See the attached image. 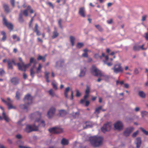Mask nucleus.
Wrapping results in <instances>:
<instances>
[{
  "mask_svg": "<svg viewBox=\"0 0 148 148\" xmlns=\"http://www.w3.org/2000/svg\"><path fill=\"white\" fill-rule=\"evenodd\" d=\"M92 145L95 147H98L101 146L103 143V138L100 136H94L90 138Z\"/></svg>",
  "mask_w": 148,
  "mask_h": 148,
  "instance_id": "1",
  "label": "nucleus"
},
{
  "mask_svg": "<svg viewBox=\"0 0 148 148\" xmlns=\"http://www.w3.org/2000/svg\"><path fill=\"white\" fill-rule=\"evenodd\" d=\"M24 100L25 104H21L20 106V108L22 109H27L28 106L31 104L32 103V97L31 95L28 94L25 96Z\"/></svg>",
  "mask_w": 148,
  "mask_h": 148,
  "instance_id": "2",
  "label": "nucleus"
},
{
  "mask_svg": "<svg viewBox=\"0 0 148 148\" xmlns=\"http://www.w3.org/2000/svg\"><path fill=\"white\" fill-rule=\"evenodd\" d=\"M19 60L21 62V63H18L17 65L18 66V69L19 70L23 71H26V68L27 67H29L30 66V64H25L22 61V59L21 58H19Z\"/></svg>",
  "mask_w": 148,
  "mask_h": 148,
  "instance_id": "3",
  "label": "nucleus"
},
{
  "mask_svg": "<svg viewBox=\"0 0 148 148\" xmlns=\"http://www.w3.org/2000/svg\"><path fill=\"white\" fill-rule=\"evenodd\" d=\"M3 24L6 26L8 29L10 31L13 30L14 28L13 25L11 23L8 22L5 17L4 16H3Z\"/></svg>",
  "mask_w": 148,
  "mask_h": 148,
  "instance_id": "4",
  "label": "nucleus"
},
{
  "mask_svg": "<svg viewBox=\"0 0 148 148\" xmlns=\"http://www.w3.org/2000/svg\"><path fill=\"white\" fill-rule=\"evenodd\" d=\"M114 127L115 130L121 131L123 129V124L122 122L118 121L114 123Z\"/></svg>",
  "mask_w": 148,
  "mask_h": 148,
  "instance_id": "5",
  "label": "nucleus"
},
{
  "mask_svg": "<svg viewBox=\"0 0 148 148\" xmlns=\"http://www.w3.org/2000/svg\"><path fill=\"white\" fill-rule=\"evenodd\" d=\"M38 130V127L34 125L33 126L30 125H27L25 129V131L27 133H29L33 131H37Z\"/></svg>",
  "mask_w": 148,
  "mask_h": 148,
  "instance_id": "6",
  "label": "nucleus"
},
{
  "mask_svg": "<svg viewBox=\"0 0 148 148\" xmlns=\"http://www.w3.org/2000/svg\"><path fill=\"white\" fill-rule=\"evenodd\" d=\"M48 130L50 133L55 134L60 133L63 131V129L58 127L51 128L49 129Z\"/></svg>",
  "mask_w": 148,
  "mask_h": 148,
  "instance_id": "7",
  "label": "nucleus"
},
{
  "mask_svg": "<svg viewBox=\"0 0 148 148\" xmlns=\"http://www.w3.org/2000/svg\"><path fill=\"white\" fill-rule=\"evenodd\" d=\"M114 73H117L119 72H123V69L121 66L120 64H115L114 68H112Z\"/></svg>",
  "mask_w": 148,
  "mask_h": 148,
  "instance_id": "8",
  "label": "nucleus"
},
{
  "mask_svg": "<svg viewBox=\"0 0 148 148\" xmlns=\"http://www.w3.org/2000/svg\"><path fill=\"white\" fill-rule=\"evenodd\" d=\"M111 124L109 122H108L104 124L103 126L101 127V130L103 132L110 131L111 129Z\"/></svg>",
  "mask_w": 148,
  "mask_h": 148,
  "instance_id": "9",
  "label": "nucleus"
},
{
  "mask_svg": "<svg viewBox=\"0 0 148 148\" xmlns=\"http://www.w3.org/2000/svg\"><path fill=\"white\" fill-rule=\"evenodd\" d=\"M92 70L95 73V76L99 77H101L103 76V75L101 73V71L97 69L95 66H92Z\"/></svg>",
  "mask_w": 148,
  "mask_h": 148,
  "instance_id": "10",
  "label": "nucleus"
},
{
  "mask_svg": "<svg viewBox=\"0 0 148 148\" xmlns=\"http://www.w3.org/2000/svg\"><path fill=\"white\" fill-rule=\"evenodd\" d=\"M41 115V113L38 112H37L32 114L31 115V116L34 118H36V117L38 118V119H36L35 120V122H38L39 123L40 121Z\"/></svg>",
  "mask_w": 148,
  "mask_h": 148,
  "instance_id": "11",
  "label": "nucleus"
},
{
  "mask_svg": "<svg viewBox=\"0 0 148 148\" xmlns=\"http://www.w3.org/2000/svg\"><path fill=\"white\" fill-rule=\"evenodd\" d=\"M134 130L132 127H129L126 128L123 132V135L125 136H129Z\"/></svg>",
  "mask_w": 148,
  "mask_h": 148,
  "instance_id": "12",
  "label": "nucleus"
},
{
  "mask_svg": "<svg viewBox=\"0 0 148 148\" xmlns=\"http://www.w3.org/2000/svg\"><path fill=\"white\" fill-rule=\"evenodd\" d=\"M56 111L55 108L52 107L47 112V115L49 118H51L54 114Z\"/></svg>",
  "mask_w": 148,
  "mask_h": 148,
  "instance_id": "13",
  "label": "nucleus"
},
{
  "mask_svg": "<svg viewBox=\"0 0 148 148\" xmlns=\"http://www.w3.org/2000/svg\"><path fill=\"white\" fill-rule=\"evenodd\" d=\"M70 90L71 92V99L73 100V92L72 89L70 87H68L65 88V98H67L68 96V93Z\"/></svg>",
  "mask_w": 148,
  "mask_h": 148,
  "instance_id": "14",
  "label": "nucleus"
},
{
  "mask_svg": "<svg viewBox=\"0 0 148 148\" xmlns=\"http://www.w3.org/2000/svg\"><path fill=\"white\" fill-rule=\"evenodd\" d=\"M78 13L79 14L83 17L86 16L85 11L84 7H81L79 8Z\"/></svg>",
  "mask_w": 148,
  "mask_h": 148,
  "instance_id": "15",
  "label": "nucleus"
},
{
  "mask_svg": "<svg viewBox=\"0 0 148 148\" xmlns=\"http://www.w3.org/2000/svg\"><path fill=\"white\" fill-rule=\"evenodd\" d=\"M19 79L17 77H15L11 78L10 79L11 82L14 85H16L19 83Z\"/></svg>",
  "mask_w": 148,
  "mask_h": 148,
  "instance_id": "16",
  "label": "nucleus"
},
{
  "mask_svg": "<svg viewBox=\"0 0 148 148\" xmlns=\"http://www.w3.org/2000/svg\"><path fill=\"white\" fill-rule=\"evenodd\" d=\"M92 124L91 122L89 121L86 122L83 125V129H85L89 127H92Z\"/></svg>",
  "mask_w": 148,
  "mask_h": 148,
  "instance_id": "17",
  "label": "nucleus"
},
{
  "mask_svg": "<svg viewBox=\"0 0 148 148\" xmlns=\"http://www.w3.org/2000/svg\"><path fill=\"white\" fill-rule=\"evenodd\" d=\"M31 8V6L30 5H28L27 7V9L23 11V14L25 16L27 17L28 16V10H29V9H30Z\"/></svg>",
  "mask_w": 148,
  "mask_h": 148,
  "instance_id": "18",
  "label": "nucleus"
},
{
  "mask_svg": "<svg viewBox=\"0 0 148 148\" xmlns=\"http://www.w3.org/2000/svg\"><path fill=\"white\" fill-rule=\"evenodd\" d=\"M84 69H81L80 74L79 75V76L80 77H84L85 74V73L86 71V68L85 67H84Z\"/></svg>",
  "mask_w": 148,
  "mask_h": 148,
  "instance_id": "19",
  "label": "nucleus"
},
{
  "mask_svg": "<svg viewBox=\"0 0 148 148\" xmlns=\"http://www.w3.org/2000/svg\"><path fill=\"white\" fill-rule=\"evenodd\" d=\"M3 6L5 12L6 13H8L10 11V9L8 5L6 4H4Z\"/></svg>",
  "mask_w": 148,
  "mask_h": 148,
  "instance_id": "20",
  "label": "nucleus"
},
{
  "mask_svg": "<svg viewBox=\"0 0 148 148\" xmlns=\"http://www.w3.org/2000/svg\"><path fill=\"white\" fill-rule=\"evenodd\" d=\"M137 142L136 143V148H139L140 146L141 143V138H136Z\"/></svg>",
  "mask_w": 148,
  "mask_h": 148,
  "instance_id": "21",
  "label": "nucleus"
},
{
  "mask_svg": "<svg viewBox=\"0 0 148 148\" xmlns=\"http://www.w3.org/2000/svg\"><path fill=\"white\" fill-rule=\"evenodd\" d=\"M18 21L19 22L22 23L24 21V20L23 18V15L21 13H20L18 15Z\"/></svg>",
  "mask_w": 148,
  "mask_h": 148,
  "instance_id": "22",
  "label": "nucleus"
},
{
  "mask_svg": "<svg viewBox=\"0 0 148 148\" xmlns=\"http://www.w3.org/2000/svg\"><path fill=\"white\" fill-rule=\"evenodd\" d=\"M80 115L79 112L77 111L76 112H73L72 113V116L73 118H78Z\"/></svg>",
  "mask_w": 148,
  "mask_h": 148,
  "instance_id": "23",
  "label": "nucleus"
},
{
  "mask_svg": "<svg viewBox=\"0 0 148 148\" xmlns=\"http://www.w3.org/2000/svg\"><path fill=\"white\" fill-rule=\"evenodd\" d=\"M7 62L8 64V69H12L13 67L12 63L11 62V61L10 60H8L7 61Z\"/></svg>",
  "mask_w": 148,
  "mask_h": 148,
  "instance_id": "24",
  "label": "nucleus"
},
{
  "mask_svg": "<svg viewBox=\"0 0 148 148\" xmlns=\"http://www.w3.org/2000/svg\"><path fill=\"white\" fill-rule=\"evenodd\" d=\"M59 34L56 30H54L53 32V35L51 36V38L53 39L56 38L59 35Z\"/></svg>",
  "mask_w": 148,
  "mask_h": 148,
  "instance_id": "25",
  "label": "nucleus"
},
{
  "mask_svg": "<svg viewBox=\"0 0 148 148\" xmlns=\"http://www.w3.org/2000/svg\"><path fill=\"white\" fill-rule=\"evenodd\" d=\"M60 64V66H62L64 64V60H61L60 61H58L56 62V67H57L58 66V64Z\"/></svg>",
  "mask_w": 148,
  "mask_h": 148,
  "instance_id": "26",
  "label": "nucleus"
},
{
  "mask_svg": "<svg viewBox=\"0 0 148 148\" xmlns=\"http://www.w3.org/2000/svg\"><path fill=\"white\" fill-rule=\"evenodd\" d=\"M1 34L3 35V37L2 38V40L3 41H5L7 39V37L6 36V33L4 31H2L1 32Z\"/></svg>",
  "mask_w": 148,
  "mask_h": 148,
  "instance_id": "27",
  "label": "nucleus"
},
{
  "mask_svg": "<svg viewBox=\"0 0 148 148\" xmlns=\"http://www.w3.org/2000/svg\"><path fill=\"white\" fill-rule=\"evenodd\" d=\"M138 95L142 98H145L146 97L145 93L143 91H140L138 92Z\"/></svg>",
  "mask_w": 148,
  "mask_h": 148,
  "instance_id": "28",
  "label": "nucleus"
},
{
  "mask_svg": "<svg viewBox=\"0 0 148 148\" xmlns=\"http://www.w3.org/2000/svg\"><path fill=\"white\" fill-rule=\"evenodd\" d=\"M8 107V109L10 110L12 109H16L15 106H13L11 103L8 102L6 105Z\"/></svg>",
  "mask_w": 148,
  "mask_h": 148,
  "instance_id": "29",
  "label": "nucleus"
},
{
  "mask_svg": "<svg viewBox=\"0 0 148 148\" xmlns=\"http://www.w3.org/2000/svg\"><path fill=\"white\" fill-rule=\"evenodd\" d=\"M70 39L72 46H73L74 45V41L75 40V38L72 36H70Z\"/></svg>",
  "mask_w": 148,
  "mask_h": 148,
  "instance_id": "30",
  "label": "nucleus"
},
{
  "mask_svg": "<svg viewBox=\"0 0 148 148\" xmlns=\"http://www.w3.org/2000/svg\"><path fill=\"white\" fill-rule=\"evenodd\" d=\"M37 60L38 61L41 60L43 62H45L46 61V58L45 57L39 55L37 58Z\"/></svg>",
  "mask_w": 148,
  "mask_h": 148,
  "instance_id": "31",
  "label": "nucleus"
},
{
  "mask_svg": "<svg viewBox=\"0 0 148 148\" xmlns=\"http://www.w3.org/2000/svg\"><path fill=\"white\" fill-rule=\"evenodd\" d=\"M96 28L100 32H102L103 31V29L102 27L99 25H95Z\"/></svg>",
  "mask_w": 148,
  "mask_h": 148,
  "instance_id": "32",
  "label": "nucleus"
},
{
  "mask_svg": "<svg viewBox=\"0 0 148 148\" xmlns=\"http://www.w3.org/2000/svg\"><path fill=\"white\" fill-rule=\"evenodd\" d=\"M2 116L3 119L7 122H8L9 121V119L6 115L4 111H3L2 113Z\"/></svg>",
  "mask_w": 148,
  "mask_h": 148,
  "instance_id": "33",
  "label": "nucleus"
},
{
  "mask_svg": "<svg viewBox=\"0 0 148 148\" xmlns=\"http://www.w3.org/2000/svg\"><path fill=\"white\" fill-rule=\"evenodd\" d=\"M84 45L82 42H78L76 45V47L78 49H80L84 46Z\"/></svg>",
  "mask_w": 148,
  "mask_h": 148,
  "instance_id": "34",
  "label": "nucleus"
},
{
  "mask_svg": "<svg viewBox=\"0 0 148 148\" xmlns=\"http://www.w3.org/2000/svg\"><path fill=\"white\" fill-rule=\"evenodd\" d=\"M59 116H63L65 114V110H59Z\"/></svg>",
  "mask_w": 148,
  "mask_h": 148,
  "instance_id": "35",
  "label": "nucleus"
},
{
  "mask_svg": "<svg viewBox=\"0 0 148 148\" xmlns=\"http://www.w3.org/2000/svg\"><path fill=\"white\" fill-rule=\"evenodd\" d=\"M30 75L31 76L32 78H33L34 77V74H35V72L34 71V68H32L30 69Z\"/></svg>",
  "mask_w": 148,
  "mask_h": 148,
  "instance_id": "36",
  "label": "nucleus"
},
{
  "mask_svg": "<svg viewBox=\"0 0 148 148\" xmlns=\"http://www.w3.org/2000/svg\"><path fill=\"white\" fill-rule=\"evenodd\" d=\"M42 68V66L40 64H38V66L36 69V73L38 74L39 73L41 69Z\"/></svg>",
  "mask_w": 148,
  "mask_h": 148,
  "instance_id": "37",
  "label": "nucleus"
},
{
  "mask_svg": "<svg viewBox=\"0 0 148 148\" xmlns=\"http://www.w3.org/2000/svg\"><path fill=\"white\" fill-rule=\"evenodd\" d=\"M86 88L85 90V94H89L90 92V88L88 85L86 86Z\"/></svg>",
  "mask_w": 148,
  "mask_h": 148,
  "instance_id": "38",
  "label": "nucleus"
},
{
  "mask_svg": "<svg viewBox=\"0 0 148 148\" xmlns=\"http://www.w3.org/2000/svg\"><path fill=\"white\" fill-rule=\"evenodd\" d=\"M140 129L144 134L146 135H148V131H146L143 127H140Z\"/></svg>",
  "mask_w": 148,
  "mask_h": 148,
  "instance_id": "39",
  "label": "nucleus"
},
{
  "mask_svg": "<svg viewBox=\"0 0 148 148\" xmlns=\"http://www.w3.org/2000/svg\"><path fill=\"white\" fill-rule=\"evenodd\" d=\"M51 84L53 88H54L56 90H57L58 89L57 85H56V82L54 81L53 82H52Z\"/></svg>",
  "mask_w": 148,
  "mask_h": 148,
  "instance_id": "40",
  "label": "nucleus"
},
{
  "mask_svg": "<svg viewBox=\"0 0 148 148\" xmlns=\"http://www.w3.org/2000/svg\"><path fill=\"white\" fill-rule=\"evenodd\" d=\"M133 49L135 51H138L139 50V46L137 45H134V46Z\"/></svg>",
  "mask_w": 148,
  "mask_h": 148,
  "instance_id": "41",
  "label": "nucleus"
},
{
  "mask_svg": "<svg viewBox=\"0 0 148 148\" xmlns=\"http://www.w3.org/2000/svg\"><path fill=\"white\" fill-rule=\"evenodd\" d=\"M102 106H99L98 107L95 109V112H97L98 114L99 113L100 110L101 109Z\"/></svg>",
  "mask_w": 148,
  "mask_h": 148,
  "instance_id": "42",
  "label": "nucleus"
},
{
  "mask_svg": "<svg viewBox=\"0 0 148 148\" xmlns=\"http://www.w3.org/2000/svg\"><path fill=\"white\" fill-rule=\"evenodd\" d=\"M50 7H51L52 9H54V6L53 4L50 2H49L46 3Z\"/></svg>",
  "mask_w": 148,
  "mask_h": 148,
  "instance_id": "43",
  "label": "nucleus"
},
{
  "mask_svg": "<svg viewBox=\"0 0 148 148\" xmlns=\"http://www.w3.org/2000/svg\"><path fill=\"white\" fill-rule=\"evenodd\" d=\"M83 125L81 124H79L78 125L77 129L79 130H80L83 129H84L83 127Z\"/></svg>",
  "mask_w": 148,
  "mask_h": 148,
  "instance_id": "44",
  "label": "nucleus"
},
{
  "mask_svg": "<svg viewBox=\"0 0 148 148\" xmlns=\"http://www.w3.org/2000/svg\"><path fill=\"white\" fill-rule=\"evenodd\" d=\"M20 94L18 91H17L16 93V97L17 100L19 99Z\"/></svg>",
  "mask_w": 148,
  "mask_h": 148,
  "instance_id": "45",
  "label": "nucleus"
},
{
  "mask_svg": "<svg viewBox=\"0 0 148 148\" xmlns=\"http://www.w3.org/2000/svg\"><path fill=\"white\" fill-rule=\"evenodd\" d=\"M49 94L51 95V96L53 97L54 96V93L53 92V90L52 89L50 90L49 92Z\"/></svg>",
  "mask_w": 148,
  "mask_h": 148,
  "instance_id": "46",
  "label": "nucleus"
},
{
  "mask_svg": "<svg viewBox=\"0 0 148 148\" xmlns=\"http://www.w3.org/2000/svg\"><path fill=\"white\" fill-rule=\"evenodd\" d=\"M138 132L139 131L138 130H137L136 132H134L132 135V137L134 138L136 137Z\"/></svg>",
  "mask_w": 148,
  "mask_h": 148,
  "instance_id": "47",
  "label": "nucleus"
},
{
  "mask_svg": "<svg viewBox=\"0 0 148 148\" xmlns=\"http://www.w3.org/2000/svg\"><path fill=\"white\" fill-rule=\"evenodd\" d=\"M81 96V93L79 92V90H76V96L77 97H79Z\"/></svg>",
  "mask_w": 148,
  "mask_h": 148,
  "instance_id": "48",
  "label": "nucleus"
},
{
  "mask_svg": "<svg viewBox=\"0 0 148 148\" xmlns=\"http://www.w3.org/2000/svg\"><path fill=\"white\" fill-rule=\"evenodd\" d=\"M38 25L37 24V23H36L35 24V30L34 31V32H36L38 31H39L38 30Z\"/></svg>",
  "mask_w": 148,
  "mask_h": 148,
  "instance_id": "49",
  "label": "nucleus"
},
{
  "mask_svg": "<svg viewBox=\"0 0 148 148\" xmlns=\"http://www.w3.org/2000/svg\"><path fill=\"white\" fill-rule=\"evenodd\" d=\"M147 16L146 15H144L142 16V19L141 21H146V18L147 17Z\"/></svg>",
  "mask_w": 148,
  "mask_h": 148,
  "instance_id": "50",
  "label": "nucleus"
},
{
  "mask_svg": "<svg viewBox=\"0 0 148 148\" xmlns=\"http://www.w3.org/2000/svg\"><path fill=\"white\" fill-rule=\"evenodd\" d=\"M0 75L1 76H2L3 74L5 73V71H4L2 69H0Z\"/></svg>",
  "mask_w": 148,
  "mask_h": 148,
  "instance_id": "51",
  "label": "nucleus"
},
{
  "mask_svg": "<svg viewBox=\"0 0 148 148\" xmlns=\"http://www.w3.org/2000/svg\"><path fill=\"white\" fill-rule=\"evenodd\" d=\"M10 1L12 6L14 7L15 6V0H10Z\"/></svg>",
  "mask_w": 148,
  "mask_h": 148,
  "instance_id": "52",
  "label": "nucleus"
},
{
  "mask_svg": "<svg viewBox=\"0 0 148 148\" xmlns=\"http://www.w3.org/2000/svg\"><path fill=\"white\" fill-rule=\"evenodd\" d=\"M25 117H24L22 119H20L17 122V124L19 125H21V122L25 119Z\"/></svg>",
  "mask_w": 148,
  "mask_h": 148,
  "instance_id": "53",
  "label": "nucleus"
},
{
  "mask_svg": "<svg viewBox=\"0 0 148 148\" xmlns=\"http://www.w3.org/2000/svg\"><path fill=\"white\" fill-rule=\"evenodd\" d=\"M144 46V44L143 45L141 46H139V45L138 46H139V50L140 49H141V50H145L146 49H145V48H144L143 47Z\"/></svg>",
  "mask_w": 148,
  "mask_h": 148,
  "instance_id": "54",
  "label": "nucleus"
},
{
  "mask_svg": "<svg viewBox=\"0 0 148 148\" xmlns=\"http://www.w3.org/2000/svg\"><path fill=\"white\" fill-rule=\"evenodd\" d=\"M40 125H41L42 127H44L45 125V124L44 121H41L40 123Z\"/></svg>",
  "mask_w": 148,
  "mask_h": 148,
  "instance_id": "55",
  "label": "nucleus"
},
{
  "mask_svg": "<svg viewBox=\"0 0 148 148\" xmlns=\"http://www.w3.org/2000/svg\"><path fill=\"white\" fill-rule=\"evenodd\" d=\"M35 61V60H34V59L32 57L30 58V63H34Z\"/></svg>",
  "mask_w": 148,
  "mask_h": 148,
  "instance_id": "56",
  "label": "nucleus"
},
{
  "mask_svg": "<svg viewBox=\"0 0 148 148\" xmlns=\"http://www.w3.org/2000/svg\"><path fill=\"white\" fill-rule=\"evenodd\" d=\"M45 78H49V73L45 72Z\"/></svg>",
  "mask_w": 148,
  "mask_h": 148,
  "instance_id": "57",
  "label": "nucleus"
},
{
  "mask_svg": "<svg viewBox=\"0 0 148 148\" xmlns=\"http://www.w3.org/2000/svg\"><path fill=\"white\" fill-rule=\"evenodd\" d=\"M82 57H85V58H87L88 57V53H83L82 55Z\"/></svg>",
  "mask_w": 148,
  "mask_h": 148,
  "instance_id": "58",
  "label": "nucleus"
},
{
  "mask_svg": "<svg viewBox=\"0 0 148 148\" xmlns=\"http://www.w3.org/2000/svg\"><path fill=\"white\" fill-rule=\"evenodd\" d=\"M139 73L138 70L137 68H135L134 70V73L135 74H137Z\"/></svg>",
  "mask_w": 148,
  "mask_h": 148,
  "instance_id": "59",
  "label": "nucleus"
},
{
  "mask_svg": "<svg viewBox=\"0 0 148 148\" xmlns=\"http://www.w3.org/2000/svg\"><path fill=\"white\" fill-rule=\"evenodd\" d=\"M61 21H62L61 19H60L58 22V25H59L60 27L61 28H62V26L61 24Z\"/></svg>",
  "mask_w": 148,
  "mask_h": 148,
  "instance_id": "60",
  "label": "nucleus"
},
{
  "mask_svg": "<svg viewBox=\"0 0 148 148\" xmlns=\"http://www.w3.org/2000/svg\"><path fill=\"white\" fill-rule=\"evenodd\" d=\"M129 85L127 83H125L124 84V87L126 88H129Z\"/></svg>",
  "mask_w": 148,
  "mask_h": 148,
  "instance_id": "61",
  "label": "nucleus"
},
{
  "mask_svg": "<svg viewBox=\"0 0 148 148\" xmlns=\"http://www.w3.org/2000/svg\"><path fill=\"white\" fill-rule=\"evenodd\" d=\"M16 137L18 139H21L22 137L21 136L20 134L16 135Z\"/></svg>",
  "mask_w": 148,
  "mask_h": 148,
  "instance_id": "62",
  "label": "nucleus"
},
{
  "mask_svg": "<svg viewBox=\"0 0 148 148\" xmlns=\"http://www.w3.org/2000/svg\"><path fill=\"white\" fill-rule=\"evenodd\" d=\"M113 22V19H110L109 20H108L107 21V23L108 24H111Z\"/></svg>",
  "mask_w": 148,
  "mask_h": 148,
  "instance_id": "63",
  "label": "nucleus"
},
{
  "mask_svg": "<svg viewBox=\"0 0 148 148\" xmlns=\"http://www.w3.org/2000/svg\"><path fill=\"white\" fill-rule=\"evenodd\" d=\"M145 38L146 40H148V32L145 34Z\"/></svg>",
  "mask_w": 148,
  "mask_h": 148,
  "instance_id": "64",
  "label": "nucleus"
}]
</instances>
